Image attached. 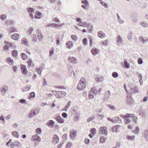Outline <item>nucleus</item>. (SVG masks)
Returning a JSON list of instances; mask_svg holds the SVG:
<instances>
[{"label": "nucleus", "instance_id": "nucleus-47", "mask_svg": "<svg viewBox=\"0 0 148 148\" xmlns=\"http://www.w3.org/2000/svg\"><path fill=\"white\" fill-rule=\"evenodd\" d=\"M72 145V144L71 142H69L67 143L66 145V148H70Z\"/></svg>", "mask_w": 148, "mask_h": 148}, {"label": "nucleus", "instance_id": "nucleus-23", "mask_svg": "<svg viewBox=\"0 0 148 148\" xmlns=\"http://www.w3.org/2000/svg\"><path fill=\"white\" fill-rule=\"evenodd\" d=\"M70 112L71 113V115H73L75 114V113H76L77 111V109L73 108H71L70 109Z\"/></svg>", "mask_w": 148, "mask_h": 148}, {"label": "nucleus", "instance_id": "nucleus-41", "mask_svg": "<svg viewBox=\"0 0 148 148\" xmlns=\"http://www.w3.org/2000/svg\"><path fill=\"white\" fill-rule=\"evenodd\" d=\"M42 68H41L38 67L36 69V72L39 75H40L41 73V71Z\"/></svg>", "mask_w": 148, "mask_h": 148}, {"label": "nucleus", "instance_id": "nucleus-19", "mask_svg": "<svg viewBox=\"0 0 148 148\" xmlns=\"http://www.w3.org/2000/svg\"><path fill=\"white\" fill-rule=\"evenodd\" d=\"M38 38L39 41H41L43 38V36L40 31L38 30L37 34Z\"/></svg>", "mask_w": 148, "mask_h": 148}, {"label": "nucleus", "instance_id": "nucleus-62", "mask_svg": "<svg viewBox=\"0 0 148 148\" xmlns=\"http://www.w3.org/2000/svg\"><path fill=\"white\" fill-rule=\"evenodd\" d=\"M144 134L145 135V137L146 138H147V137H148V130H145Z\"/></svg>", "mask_w": 148, "mask_h": 148}, {"label": "nucleus", "instance_id": "nucleus-4", "mask_svg": "<svg viewBox=\"0 0 148 148\" xmlns=\"http://www.w3.org/2000/svg\"><path fill=\"white\" fill-rule=\"evenodd\" d=\"M108 121H111L113 123H121V121L120 118L118 117H115L111 119L109 117L107 118Z\"/></svg>", "mask_w": 148, "mask_h": 148}, {"label": "nucleus", "instance_id": "nucleus-16", "mask_svg": "<svg viewBox=\"0 0 148 148\" xmlns=\"http://www.w3.org/2000/svg\"><path fill=\"white\" fill-rule=\"evenodd\" d=\"M55 118L58 122L61 123H64V119L61 118L60 116H57Z\"/></svg>", "mask_w": 148, "mask_h": 148}, {"label": "nucleus", "instance_id": "nucleus-15", "mask_svg": "<svg viewBox=\"0 0 148 148\" xmlns=\"http://www.w3.org/2000/svg\"><path fill=\"white\" fill-rule=\"evenodd\" d=\"M123 40L121 36L119 35L116 38V42L118 45H120L122 44L123 42Z\"/></svg>", "mask_w": 148, "mask_h": 148}, {"label": "nucleus", "instance_id": "nucleus-12", "mask_svg": "<svg viewBox=\"0 0 148 148\" xmlns=\"http://www.w3.org/2000/svg\"><path fill=\"white\" fill-rule=\"evenodd\" d=\"M69 62L72 63L76 64L77 62V58L74 57H70L68 58Z\"/></svg>", "mask_w": 148, "mask_h": 148}, {"label": "nucleus", "instance_id": "nucleus-26", "mask_svg": "<svg viewBox=\"0 0 148 148\" xmlns=\"http://www.w3.org/2000/svg\"><path fill=\"white\" fill-rule=\"evenodd\" d=\"M30 86L29 85L26 86L25 87L22 88V90L23 92L29 90L30 89Z\"/></svg>", "mask_w": 148, "mask_h": 148}, {"label": "nucleus", "instance_id": "nucleus-57", "mask_svg": "<svg viewBox=\"0 0 148 148\" xmlns=\"http://www.w3.org/2000/svg\"><path fill=\"white\" fill-rule=\"evenodd\" d=\"M138 62L139 64H142L143 63V61L142 59L141 58H139L138 60Z\"/></svg>", "mask_w": 148, "mask_h": 148}, {"label": "nucleus", "instance_id": "nucleus-40", "mask_svg": "<svg viewBox=\"0 0 148 148\" xmlns=\"http://www.w3.org/2000/svg\"><path fill=\"white\" fill-rule=\"evenodd\" d=\"M21 56H22V58L23 60H25L27 57V56L25 53H21Z\"/></svg>", "mask_w": 148, "mask_h": 148}, {"label": "nucleus", "instance_id": "nucleus-36", "mask_svg": "<svg viewBox=\"0 0 148 148\" xmlns=\"http://www.w3.org/2000/svg\"><path fill=\"white\" fill-rule=\"evenodd\" d=\"M139 40L140 41H142L143 43H144L145 42H147L148 41V39H144L143 37L141 36L139 37Z\"/></svg>", "mask_w": 148, "mask_h": 148}, {"label": "nucleus", "instance_id": "nucleus-10", "mask_svg": "<svg viewBox=\"0 0 148 148\" xmlns=\"http://www.w3.org/2000/svg\"><path fill=\"white\" fill-rule=\"evenodd\" d=\"M77 131L74 129H72L70 131V136L72 138H75L77 136Z\"/></svg>", "mask_w": 148, "mask_h": 148}, {"label": "nucleus", "instance_id": "nucleus-38", "mask_svg": "<svg viewBox=\"0 0 148 148\" xmlns=\"http://www.w3.org/2000/svg\"><path fill=\"white\" fill-rule=\"evenodd\" d=\"M132 120H133L135 123H137V121L138 119L137 117L133 114V116H132Z\"/></svg>", "mask_w": 148, "mask_h": 148}, {"label": "nucleus", "instance_id": "nucleus-52", "mask_svg": "<svg viewBox=\"0 0 148 148\" xmlns=\"http://www.w3.org/2000/svg\"><path fill=\"white\" fill-rule=\"evenodd\" d=\"M104 117L103 114H98L97 115V118L98 119L102 120Z\"/></svg>", "mask_w": 148, "mask_h": 148}, {"label": "nucleus", "instance_id": "nucleus-59", "mask_svg": "<svg viewBox=\"0 0 148 148\" xmlns=\"http://www.w3.org/2000/svg\"><path fill=\"white\" fill-rule=\"evenodd\" d=\"M106 140V139L103 137H101L100 138V141L102 143H104Z\"/></svg>", "mask_w": 148, "mask_h": 148}, {"label": "nucleus", "instance_id": "nucleus-43", "mask_svg": "<svg viewBox=\"0 0 148 148\" xmlns=\"http://www.w3.org/2000/svg\"><path fill=\"white\" fill-rule=\"evenodd\" d=\"M140 25H142L144 27H147L148 26V24L144 22H140Z\"/></svg>", "mask_w": 148, "mask_h": 148}, {"label": "nucleus", "instance_id": "nucleus-60", "mask_svg": "<svg viewBox=\"0 0 148 148\" xmlns=\"http://www.w3.org/2000/svg\"><path fill=\"white\" fill-rule=\"evenodd\" d=\"M22 43L25 45H26L27 44V40L26 39L24 38L22 40Z\"/></svg>", "mask_w": 148, "mask_h": 148}, {"label": "nucleus", "instance_id": "nucleus-45", "mask_svg": "<svg viewBox=\"0 0 148 148\" xmlns=\"http://www.w3.org/2000/svg\"><path fill=\"white\" fill-rule=\"evenodd\" d=\"M27 11L29 13H32L34 12L35 10L33 8H28Z\"/></svg>", "mask_w": 148, "mask_h": 148}, {"label": "nucleus", "instance_id": "nucleus-5", "mask_svg": "<svg viewBox=\"0 0 148 148\" xmlns=\"http://www.w3.org/2000/svg\"><path fill=\"white\" fill-rule=\"evenodd\" d=\"M133 114H127V116L124 119V121L126 124L130 123L132 121V116Z\"/></svg>", "mask_w": 148, "mask_h": 148}, {"label": "nucleus", "instance_id": "nucleus-42", "mask_svg": "<svg viewBox=\"0 0 148 148\" xmlns=\"http://www.w3.org/2000/svg\"><path fill=\"white\" fill-rule=\"evenodd\" d=\"M100 3L103 6L105 7L106 8H107L108 7V5L106 3L103 2L102 1H101Z\"/></svg>", "mask_w": 148, "mask_h": 148}, {"label": "nucleus", "instance_id": "nucleus-46", "mask_svg": "<svg viewBox=\"0 0 148 148\" xmlns=\"http://www.w3.org/2000/svg\"><path fill=\"white\" fill-rule=\"evenodd\" d=\"M34 29L32 27H30L29 29L28 30V34H30L31 35L32 32L33 31Z\"/></svg>", "mask_w": 148, "mask_h": 148}, {"label": "nucleus", "instance_id": "nucleus-18", "mask_svg": "<svg viewBox=\"0 0 148 148\" xmlns=\"http://www.w3.org/2000/svg\"><path fill=\"white\" fill-rule=\"evenodd\" d=\"M97 36L100 38H103L106 36L105 34L101 31H100L98 32Z\"/></svg>", "mask_w": 148, "mask_h": 148}, {"label": "nucleus", "instance_id": "nucleus-6", "mask_svg": "<svg viewBox=\"0 0 148 148\" xmlns=\"http://www.w3.org/2000/svg\"><path fill=\"white\" fill-rule=\"evenodd\" d=\"M106 127L103 126L101 127L100 128V131L101 133L105 136L107 135V130Z\"/></svg>", "mask_w": 148, "mask_h": 148}, {"label": "nucleus", "instance_id": "nucleus-58", "mask_svg": "<svg viewBox=\"0 0 148 148\" xmlns=\"http://www.w3.org/2000/svg\"><path fill=\"white\" fill-rule=\"evenodd\" d=\"M71 37L72 39L75 41L77 39V38L75 35H71Z\"/></svg>", "mask_w": 148, "mask_h": 148}, {"label": "nucleus", "instance_id": "nucleus-49", "mask_svg": "<svg viewBox=\"0 0 148 148\" xmlns=\"http://www.w3.org/2000/svg\"><path fill=\"white\" fill-rule=\"evenodd\" d=\"M112 77L114 78H116L118 76V73L116 72H113L112 74Z\"/></svg>", "mask_w": 148, "mask_h": 148}, {"label": "nucleus", "instance_id": "nucleus-50", "mask_svg": "<svg viewBox=\"0 0 148 148\" xmlns=\"http://www.w3.org/2000/svg\"><path fill=\"white\" fill-rule=\"evenodd\" d=\"M8 25H13V22L12 21H9L6 23Z\"/></svg>", "mask_w": 148, "mask_h": 148}, {"label": "nucleus", "instance_id": "nucleus-11", "mask_svg": "<svg viewBox=\"0 0 148 148\" xmlns=\"http://www.w3.org/2000/svg\"><path fill=\"white\" fill-rule=\"evenodd\" d=\"M36 110L35 109H32L28 115V117L29 118H32L36 114Z\"/></svg>", "mask_w": 148, "mask_h": 148}, {"label": "nucleus", "instance_id": "nucleus-29", "mask_svg": "<svg viewBox=\"0 0 148 148\" xmlns=\"http://www.w3.org/2000/svg\"><path fill=\"white\" fill-rule=\"evenodd\" d=\"M71 103V102L69 101L67 103V104L64 107V110H65V111H66L67 109L70 107Z\"/></svg>", "mask_w": 148, "mask_h": 148}, {"label": "nucleus", "instance_id": "nucleus-53", "mask_svg": "<svg viewBox=\"0 0 148 148\" xmlns=\"http://www.w3.org/2000/svg\"><path fill=\"white\" fill-rule=\"evenodd\" d=\"M12 54L14 56L16 57L17 54V51L16 50H14L12 52Z\"/></svg>", "mask_w": 148, "mask_h": 148}, {"label": "nucleus", "instance_id": "nucleus-28", "mask_svg": "<svg viewBox=\"0 0 148 148\" xmlns=\"http://www.w3.org/2000/svg\"><path fill=\"white\" fill-rule=\"evenodd\" d=\"M12 135L16 137V138H18L19 137V134L18 132L16 131H13L11 133Z\"/></svg>", "mask_w": 148, "mask_h": 148}, {"label": "nucleus", "instance_id": "nucleus-3", "mask_svg": "<svg viewBox=\"0 0 148 148\" xmlns=\"http://www.w3.org/2000/svg\"><path fill=\"white\" fill-rule=\"evenodd\" d=\"M131 97V94L128 93L126 96V103L128 105H131L133 103L134 101Z\"/></svg>", "mask_w": 148, "mask_h": 148}, {"label": "nucleus", "instance_id": "nucleus-39", "mask_svg": "<svg viewBox=\"0 0 148 148\" xmlns=\"http://www.w3.org/2000/svg\"><path fill=\"white\" fill-rule=\"evenodd\" d=\"M91 91L95 95L97 93V89L95 87H93L91 89Z\"/></svg>", "mask_w": 148, "mask_h": 148}, {"label": "nucleus", "instance_id": "nucleus-35", "mask_svg": "<svg viewBox=\"0 0 148 148\" xmlns=\"http://www.w3.org/2000/svg\"><path fill=\"white\" fill-rule=\"evenodd\" d=\"M117 17L118 18V21L120 23H123L124 22V21L120 18V16L119 15L118 13L116 14Z\"/></svg>", "mask_w": 148, "mask_h": 148}, {"label": "nucleus", "instance_id": "nucleus-44", "mask_svg": "<svg viewBox=\"0 0 148 148\" xmlns=\"http://www.w3.org/2000/svg\"><path fill=\"white\" fill-rule=\"evenodd\" d=\"M27 62L28 65V66L30 68L31 66V64L32 62V59L30 58L27 61Z\"/></svg>", "mask_w": 148, "mask_h": 148}, {"label": "nucleus", "instance_id": "nucleus-37", "mask_svg": "<svg viewBox=\"0 0 148 148\" xmlns=\"http://www.w3.org/2000/svg\"><path fill=\"white\" fill-rule=\"evenodd\" d=\"M14 145L15 146H16L18 147H21V143L18 142L17 140L14 141Z\"/></svg>", "mask_w": 148, "mask_h": 148}, {"label": "nucleus", "instance_id": "nucleus-30", "mask_svg": "<svg viewBox=\"0 0 148 148\" xmlns=\"http://www.w3.org/2000/svg\"><path fill=\"white\" fill-rule=\"evenodd\" d=\"M59 25L56 23H50L48 24L47 25V27H58Z\"/></svg>", "mask_w": 148, "mask_h": 148}, {"label": "nucleus", "instance_id": "nucleus-9", "mask_svg": "<svg viewBox=\"0 0 148 148\" xmlns=\"http://www.w3.org/2000/svg\"><path fill=\"white\" fill-rule=\"evenodd\" d=\"M20 67L22 71V73L25 75L27 74V71L25 65L23 64H21L20 65Z\"/></svg>", "mask_w": 148, "mask_h": 148}, {"label": "nucleus", "instance_id": "nucleus-22", "mask_svg": "<svg viewBox=\"0 0 148 148\" xmlns=\"http://www.w3.org/2000/svg\"><path fill=\"white\" fill-rule=\"evenodd\" d=\"M12 38L14 40H17L19 37V35L18 34H15L11 36Z\"/></svg>", "mask_w": 148, "mask_h": 148}, {"label": "nucleus", "instance_id": "nucleus-7", "mask_svg": "<svg viewBox=\"0 0 148 148\" xmlns=\"http://www.w3.org/2000/svg\"><path fill=\"white\" fill-rule=\"evenodd\" d=\"M32 140L33 141H37L39 142L40 141L41 139L40 137L37 134H35L32 136Z\"/></svg>", "mask_w": 148, "mask_h": 148}, {"label": "nucleus", "instance_id": "nucleus-48", "mask_svg": "<svg viewBox=\"0 0 148 148\" xmlns=\"http://www.w3.org/2000/svg\"><path fill=\"white\" fill-rule=\"evenodd\" d=\"M10 31V32H15L16 31V28L13 27H11L10 28L9 30Z\"/></svg>", "mask_w": 148, "mask_h": 148}, {"label": "nucleus", "instance_id": "nucleus-20", "mask_svg": "<svg viewBox=\"0 0 148 148\" xmlns=\"http://www.w3.org/2000/svg\"><path fill=\"white\" fill-rule=\"evenodd\" d=\"M66 47L69 49H70L71 47H73V42L70 41L67 42L66 44Z\"/></svg>", "mask_w": 148, "mask_h": 148}, {"label": "nucleus", "instance_id": "nucleus-14", "mask_svg": "<svg viewBox=\"0 0 148 148\" xmlns=\"http://www.w3.org/2000/svg\"><path fill=\"white\" fill-rule=\"evenodd\" d=\"M120 127V126L119 125H116L115 126L113 127L112 128L111 131L113 132L118 133L119 132V128Z\"/></svg>", "mask_w": 148, "mask_h": 148}, {"label": "nucleus", "instance_id": "nucleus-2", "mask_svg": "<svg viewBox=\"0 0 148 148\" xmlns=\"http://www.w3.org/2000/svg\"><path fill=\"white\" fill-rule=\"evenodd\" d=\"M53 93L55 95L56 97L57 98H61L64 97L66 95V92L64 91H55Z\"/></svg>", "mask_w": 148, "mask_h": 148}, {"label": "nucleus", "instance_id": "nucleus-8", "mask_svg": "<svg viewBox=\"0 0 148 148\" xmlns=\"http://www.w3.org/2000/svg\"><path fill=\"white\" fill-rule=\"evenodd\" d=\"M8 89V87L5 85L3 86H2L0 88V91L1 94L3 95H4L5 94V93L7 91Z\"/></svg>", "mask_w": 148, "mask_h": 148}, {"label": "nucleus", "instance_id": "nucleus-1", "mask_svg": "<svg viewBox=\"0 0 148 148\" xmlns=\"http://www.w3.org/2000/svg\"><path fill=\"white\" fill-rule=\"evenodd\" d=\"M85 79L84 77H82L79 81V82L77 85V88L79 90H82L85 88L86 87Z\"/></svg>", "mask_w": 148, "mask_h": 148}, {"label": "nucleus", "instance_id": "nucleus-54", "mask_svg": "<svg viewBox=\"0 0 148 148\" xmlns=\"http://www.w3.org/2000/svg\"><path fill=\"white\" fill-rule=\"evenodd\" d=\"M0 18L2 20H4L6 18V16L5 14H3L0 16Z\"/></svg>", "mask_w": 148, "mask_h": 148}, {"label": "nucleus", "instance_id": "nucleus-25", "mask_svg": "<svg viewBox=\"0 0 148 148\" xmlns=\"http://www.w3.org/2000/svg\"><path fill=\"white\" fill-rule=\"evenodd\" d=\"M131 89L132 90L133 93H137L139 92L138 88L136 86H135L134 88H131Z\"/></svg>", "mask_w": 148, "mask_h": 148}, {"label": "nucleus", "instance_id": "nucleus-17", "mask_svg": "<svg viewBox=\"0 0 148 148\" xmlns=\"http://www.w3.org/2000/svg\"><path fill=\"white\" fill-rule=\"evenodd\" d=\"M91 51L92 54L94 55H96L99 52V50L95 47L92 48L91 49Z\"/></svg>", "mask_w": 148, "mask_h": 148}, {"label": "nucleus", "instance_id": "nucleus-61", "mask_svg": "<svg viewBox=\"0 0 148 148\" xmlns=\"http://www.w3.org/2000/svg\"><path fill=\"white\" fill-rule=\"evenodd\" d=\"M82 3L85 5H88V1L86 0H82L81 1Z\"/></svg>", "mask_w": 148, "mask_h": 148}, {"label": "nucleus", "instance_id": "nucleus-33", "mask_svg": "<svg viewBox=\"0 0 148 148\" xmlns=\"http://www.w3.org/2000/svg\"><path fill=\"white\" fill-rule=\"evenodd\" d=\"M95 115H92L91 117H89L87 120L88 122H90L92 121L95 119Z\"/></svg>", "mask_w": 148, "mask_h": 148}, {"label": "nucleus", "instance_id": "nucleus-21", "mask_svg": "<svg viewBox=\"0 0 148 148\" xmlns=\"http://www.w3.org/2000/svg\"><path fill=\"white\" fill-rule=\"evenodd\" d=\"M7 62L10 65H13L14 64V61L10 58H7Z\"/></svg>", "mask_w": 148, "mask_h": 148}, {"label": "nucleus", "instance_id": "nucleus-13", "mask_svg": "<svg viewBox=\"0 0 148 148\" xmlns=\"http://www.w3.org/2000/svg\"><path fill=\"white\" fill-rule=\"evenodd\" d=\"M59 138L58 137L56 134L53 135V138L52 139V142L53 144H57L59 141Z\"/></svg>", "mask_w": 148, "mask_h": 148}, {"label": "nucleus", "instance_id": "nucleus-24", "mask_svg": "<svg viewBox=\"0 0 148 148\" xmlns=\"http://www.w3.org/2000/svg\"><path fill=\"white\" fill-rule=\"evenodd\" d=\"M54 125V122L52 120H50L49 122L47 123V125L49 126H51L53 127Z\"/></svg>", "mask_w": 148, "mask_h": 148}, {"label": "nucleus", "instance_id": "nucleus-56", "mask_svg": "<svg viewBox=\"0 0 148 148\" xmlns=\"http://www.w3.org/2000/svg\"><path fill=\"white\" fill-rule=\"evenodd\" d=\"M33 41L35 42H36L37 41V36H36V35L35 34H34L33 35Z\"/></svg>", "mask_w": 148, "mask_h": 148}, {"label": "nucleus", "instance_id": "nucleus-55", "mask_svg": "<svg viewBox=\"0 0 148 148\" xmlns=\"http://www.w3.org/2000/svg\"><path fill=\"white\" fill-rule=\"evenodd\" d=\"M101 44L102 45H103L105 46H107L108 44V40H104L102 42Z\"/></svg>", "mask_w": 148, "mask_h": 148}, {"label": "nucleus", "instance_id": "nucleus-31", "mask_svg": "<svg viewBox=\"0 0 148 148\" xmlns=\"http://www.w3.org/2000/svg\"><path fill=\"white\" fill-rule=\"evenodd\" d=\"M103 78L102 76L98 75L96 78V80L98 82H101L103 80Z\"/></svg>", "mask_w": 148, "mask_h": 148}, {"label": "nucleus", "instance_id": "nucleus-63", "mask_svg": "<svg viewBox=\"0 0 148 148\" xmlns=\"http://www.w3.org/2000/svg\"><path fill=\"white\" fill-rule=\"evenodd\" d=\"M133 37L132 34L131 33L130 34H129L127 35V38L129 40L131 39Z\"/></svg>", "mask_w": 148, "mask_h": 148}, {"label": "nucleus", "instance_id": "nucleus-32", "mask_svg": "<svg viewBox=\"0 0 148 148\" xmlns=\"http://www.w3.org/2000/svg\"><path fill=\"white\" fill-rule=\"evenodd\" d=\"M124 61L125 67L127 68H129L130 67V65L127 63V60L126 59H124Z\"/></svg>", "mask_w": 148, "mask_h": 148}, {"label": "nucleus", "instance_id": "nucleus-64", "mask_svg": "<svg viewBox=\"0 0 148 148\" xmlns=\"http://www.w3.org/2000/svg\"><path fill=\"white\" fill-rule=\"evenodd\" d=\"M36 132L38 134H40L42 132V130L40 128H38L36 129Z\"/></svg>", "mask_w": 148, "mask_h": 148}, {"label": "nucleus", "instance_id": "nucleus-34", "mask_svg": "<svg viewBox=\"0 0 148 148\" xmlns=\"http://www.w3.org/2000/svg\"><path fill=\"white\" fill-rule=\"evenodd\" d=\"M90 131L92 134L93 135H95L96 133V129L95 128L91 129Z\"/></svg>", "mask_w": 148, "mask_h": 148}, {"label": "nucleus", "instance_id": "nucleus-27", "mask_svg": "<svg viewBox=\"0 0 148 148\" xmlns=\"http://www.w3.org/2000/svg\"><path fill=\"white\" fill-rule=\"evenodd\" d=\"M35 92H32L30 94L29 99L30 100H33L35 98Z\"/></svg>", "mask_w": 148, "mask_h": 148}, {"label": "nucleus", "instance_id": "nucleus-51", "mask_svg": "<svg viewBox=\"0 0 148 148\" xmlns=\"http://www.w3.org/2000/svg\"><path fill=\"white\" fill-rule=\"evenodd\" d=\"M139 127H136L135 130H134V133L135 134H137L139 132Z\"/></svg>", "mask_w": 148, "mask_h": 148}]
</instances>
